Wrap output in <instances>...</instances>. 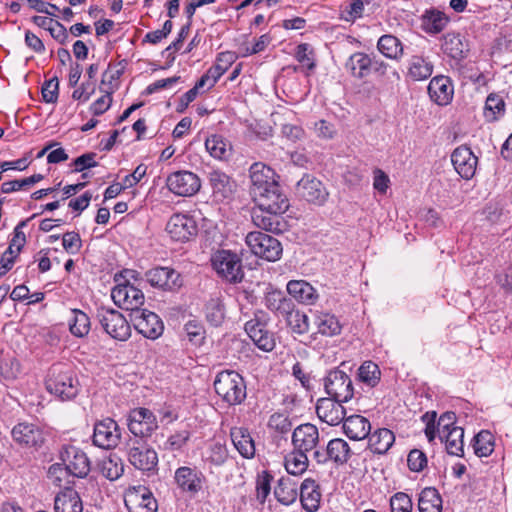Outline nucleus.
<instances>
[{"instance_id":"obj_42","label":"nucleus","mask_w":512,"mask_h":512,"mask_svg":"<svg viewBox=\"0 0 512 512\" xmlns=\"http://www.w3.org/2000/svg\"><path fill=\"white\" fill-rule=\"evenodd\" d=\"M378 51L386 58L398 60L403 55V45L394 35H382L377 42Z\"/></svg>"},{"instance_id":"obj_44","label":"nucleus","mask_w":512,"mask_h":512,"mask_svg":"<svg viewBox=\"0 0 512 512\" xmlns=\"http://www.w3.org/2000/svg\"><path fill=\"white\" fill-rule=\"evenodd\" d=\"M285 317L286 323L291 329L292 333L295 334H305L309 330V318L308 316L299 310L288 308V310L283 315Z\"/></svg>"},{"instance_id":"obj_64","label":"nucleus","mask_w":512,"mask_h":512,"mask_svg":"<svg viewBox=\"0 0 512 512\" xmlns=\"http://www.w3.org/2000/svg\"><path fill=\"white\" fill-rule=\"evenodd\" d=\"M185 332L189 338V340L195 344H198L202 341L204 338V329L201 324H199L197 321H188L185 324Z\"/></svg>"},{"instance_id":"obj_33","label":"nucleus","mask_w":512,"mask_h":512,"mask_svg":"<svg viewBox=\"0 0 512 512\" xmlns=\"http://www.w3.org/2000/svg\"><path fill=\"white\" fill-rule=\"evenodd\" d=\"M288 293L298 302L312 305L318 299L315 288L304 280H291L287 284Z\"/></svg>"},{"instance_id":"obj_24","label":"nucleus","mask_w":512,"mask_h":512,"mask_svg":"<svg viewBox=\"0 0 512 512\" xmlns=\"http://www.w3.org/2000/svg\"><path fill=\"white\" fill-rule=\"evenodd\" d=\"M344 401L334 398H321L316 405V413L322 422L336 426L345 418L346 411L341 405Z\"/></svg>"},{"instance_id":"obj_29","label":"nucleus","mask_w":512,"mask_h":512,"mask_svg":"<svg viewBox=\"0 0 512 512\" xmlns=\"http://www.w3.org/2000/svg\"><path fill=\"white\" fill-rule=\"evenodd\" d=\"M299 495L303 509L308 512H315L319 509L322 494L314 479L306 478L301 483Z\"/></svg>"},{"instance_id":"obj_30","label":"nucleus","mask_w":512,"mask_h":512,"mask_svg":"<svg viewBox=\"0 0 512 512\" xmlns=\"http://www.w3.org/2000/svg\"><path fill=\"white\" fill-rule=\"evenodd\" d=\"M54 512H83L78 492L70 487L60 491L54 499Z\"/></svg>"},{"instance_id":"obj_56","label":"nucleus","mask_w":512,"mask_h":512,"mask_svg":"<svg viewBox=\"0 0 512 512\" xmlns=\"http://www.w3.org/2000/svg\"><path fill=\"white\" fill-rule=\"evenodd\" d=\"M292 302L281 296L280 293H272L266 298V305L269 309L277 311L282 316L291 308Z\"/></svg>"},{"instance_id":"obj_61","label":"nucleus","mask_w":512,"mask_h":512,"mask_svg":"<svg viewBox=\"0 0 512 512\" xmlns=\"http://www.w3.org/2000/svg\"><path fill=\"white\" fill-rule=\"evenodd\" d=\"M59 81L54 77L46 81L42 87V97L46 103H55L58 99Z\"/></svg>"},{"instance_id":"obj_8","label":"nucleus","mask_w":512,"mask_h":512,"mask_svg":"<svg viewBox=\"0 0 512 512\" xmlns=\"http://www.w3.org/2000/svg\"><path fill=\"white\" fill-rule=\"evenodd\" d=\"M267 322V314L259 311L253 319L246 322L245 331L259 349L270 352L275 347V338L268 330Z\"/></svg>"},{"instance_id":"obj_41","label":"nucleus","mask_w":512,"mask_h":512,"mask_svg":"<svg viewBox=\"0 0 512 512\" xmlns=\"http://www.w3.org/2000/svg\"><path fill=\"white\" fill-rule=\"evenodd\" d=\"M274 495L283 505H291L298 497L297 484L288 477H282L274 489Z\"/></svg>"},{"instance_id":"obj_62","label":"nucleus","mask_w":512,"mask_h":512,"mask_svg":"<svg viewBox=\"0 0 512 512\" xmlns=\"http://www.w3.org/2000/svg\"><path fill=\"white\" fill-rule=\"evenodd\" d=\"M189 438L190 432L188 430L175 432L167 439L165 447L169 450H180L186 445Z\"/></svg>"},{"instance_id":"obj_21","label":"nucleus","mask_w":512,"mask_h":512,"mask_svg":"<svg viewBox=\"0 0 512 512\" xmlns=\"http://www.w3.org/2000/svg\"><path fill=\"white\" fill-rule=\"evenodd\" d=\"M166 231L175 241L184 242L197 234V225L188 215L174 214L166 225Z\"/></svg>"},{"instance_id":"obj_37","label":"nucleus","mask_w":512,"mask_h":512,"mask_svg":"<svg viewBox=\"0 0 512 512\" xmlns=\"http://www.w3.org/2000/svg\"><path fill=\"white\" fill-rule=\"evenodd\" d=\"M230 435L235 448L243 457L251 458L254 456V441L246 428L234 427L231 429Z\"/></svg>"},{"instance_id":"obj_13","label":"nucleus","mask_w":512,"mask_h":512,"mask_svg":"<svg viewBox=\"0 0 512 512\" xmlns=\"http://www.w3.org/2000/svg\"><path fill=\"white\" fill-rule=\"evenodd\" d=\"M296 194L309 203L321 206L329 196L323 183L311 175H304L296 185Z\"/></svg>"},{"instance_id":"obj_40","label":"nucleus","mask_w":512,"mask_h":512,"mask_svg":"<svg viewBox=\"0 0 512 512\" xmlns=\"http://www.w3.org/2000/svg\"><path fill=\"white\" fill-rule=\"evenodd\" d=\"M420 512H442V498L434 487L424 488L418 499Z\"/></svg>"},{"instance_id":"obj_45","label":"nucleus","mask_w":512,"mask_h":512,"mask_svg":"<svg viewBox=\"0 0 512 512\" xmlns=\"http://www.w3.org/2000/svg\"><path fill=\"white\" fill-rule=\"evenodd\" d=\"M206 150L216 159H226L230 155L231 145L221 135H211L205 141Z\"/></svg>"},{"instance_id":"obj_54","label":"nucleus","mask_w":512,"mask_h":512,"mask_svg":"<svg viewBox=\"0 0 512 512\" xmlns=\"http://www.w3.org/2000/svg\"><path fill=\"white\" fill-rule=\"evenodd\" d=\"M391 512H412L413 502L410 496L404 492H397L390 498Z\"/></svg>"},{"instance_id":"obj_25","label":"nucleus","mask_w":512,"mask_h":512,"mask_svg":"<svg viewBox=\"0 0 512 512\" xmlns=\"http://www.w3.org/2000/svg\"><path fill=\"white\" fill-rule=\"evenodd\" d=\"M318 441V429L311 423L299 425L293 431L292 444L296 451L307 453L316 447Z\"/></svg>"},{"instance_id":"obj_2","label":"nucleus","mask_w":512,"mask_h":512,"mask_svg":"<svg viewBox=\"0 0 512 512\" xmlns=\"http://www.w3.org/2000/svg\"><path fill=\"white\" fill-rule=\"evenodd\" d=\"M46 388L62 400H70L79 392V381L70 366L59 363L50 368Z\"/></svg>"},{"instance_id":"obj_10","label":"nucleus","mask_w":512,"mask_h":512,"mask_svg":"<svg viewBox=\"0 0 512 512\" xmlns=\"http://www.w3.org/2000/svg\"><path fill=\"white\" fill-rule=\"evenodd\" d=\"M324 387L330 398L348 402L353 397V385L349 376L339 369L331 370L324 379Z\"/></svg>"},{"instance_id":"obj_36","label":"nucleus","mask_w":512,"mask_h":512,"mask_svg":"<svg viewBox=\"0 0 512 512\" xmlns=\"http://www.w3.org/2000/svg\"><path fill=\"white\" fill-rule=\"evenodd\" d=\"M314 325L318 333L327 337L336 336L342 330L338 318L331 313L323 311H316L314 313Z\"/></svg>"},{"instance_id":"obj_6","label":"nucleus","mask_w":512,"mask_h":512,"mask_svg":"<svg viewBox=\"0 0 512 512\" xmlns=\"http://www.w3.org/2000/svg\"><path fill=\"white\" fill-rule=\"evenodd\" d=\"M245 242L254 255L270 262L279 260L283 252L278 239L260 231L248 233Z\"/></svg>"},{"instance_id":"obj_39","label":"nucleus","mask_w":512,"mask_h":512,"mask_svg":"<svg viewBox=\"0 0 512 512\" xmlns=\"http://www.w3.org/2000/svg\"><path fill=\"white\" fill-rule=\"evenodd\" d=\"M284 212H272L258 206L252 213V220L255 226L266 231L279 230V215Z\"/></svg>"},{"instance_id":"obj_55","label":"nucleus","mask_w":512,"mask_h":512,"mask_svg":"<svg viewBox=\"0 0 512 512\" xmlns=\"http://www.w3.org/2000/svg\"><path fill=\"white\" fill-rule=\"evenodd\" d=\"M268 426L270 429L280 434H287L292 428V423L288 416L281 413H274L269 418Z\"/></svg>"},{"instance_id":"obj_60","label":"nucleus","mask_w":512,"mask_h":512,"mask_svg":"<svg viewBox=\"0 0 512 512\" xmlns=\"http://www.w3.org/2000/svg\"><path fill=\"white\" fill-rule=\"evenodd\" d=\"M123 472L124 466L122 463L114 461L113 459H108L103 462L102 473L107 479L111 481L117 480Z\"/></svg>"},{"instance_id":"obj_18","label":"nucleus","mask_w":512,"mask_h":512,"mask_svg":"<svg viewBox=\"0 0 512 512\" xmlns=\"http://www.w3.org/2000/svg\"><path fill=\"white\" fill-rule=\"evenodd\" d=\"M15 443L22 447L39 448L45 441L42 429L33 423L21 422L11 431Z\"/></svg>"},{"instance_id":"obj_12","label":"nucleus","mask_w":512,"mask_h":512,"mask_svg":"<svg viewBox=\"0 0 512 512\" xmlns=\"http://www.w3.org/2000/svg\"><path fill=\"white\" fill-rule=\"evenodd\" d=\"M129 431L135 436L141 438L150 436L158 428L155 415L147 408H136L128 416Z\"/></svg>"},{"instance_id":"obj_46","label":"nucleus","mask_w":512,"mask_h":512,"mask_svg":"<svg viewBox=\"0 0 512 512\" xmlns=\"http://www.w3.org/2000/svg\"><path fill=\"white\" fill-rule=\"evenodd\" d=\"M474 453L478 457H487L492 454L495 447V438L488 430H481L473 439Z\"/></svg>"},{"instance_id":"obj_49","label":"nucleus","mask_w":512,"mask_h":512,"mask_svg":"<svg viewBox=\"0 0 512 512\" xmlns=\"http://www.w3.org/2000/svg\"><path fill=\"white\" fill-rule=\"evenodd\" d=\"M308 458L306 453L294 450L285 458L286 471L291 475H300L307 470Z\"/></svg>"},{"instance_id":"obj_20","label":"nucleus","mask_w":512,"mask_h":512,"mask_svg":"<svg viewBox=\"0 0 512 512\" xmlns=\"http://www.w3.org/2000/svg\"><path fill=\"white\" fill-rule=\"evenodd\" d=\"M151 286L165 291H175L182 286L181 275L169 267H156L146 272Z\"/></svg>"},{"instance_id":"obj_48","label":"nucleus","mask_w":512,"mask_h":512,"mask_svg":"<svg viewBox=\"0 0 512 512\" xmlns=\"http://www.w3.org/2000/svg\"><path fill=\"white\" fill-rule=\"evenodd\" d=\"M69 328L73 335L83 337L90 331V319L86 313L81 310L74 309L71 311L69 318Z\"/></svg>"},{"instance_id":"obj_16","label":"nucleus","mask_w":512,"mask_h":512,"mask_svg":"<svg viewBox=\"0 0 512 512\" xmlns=\"http://www.w3.org/2000/svg\"><path fill=\"white\" fill-rule=\"evenodd\" d=\"M111 297L114 303L125 310L134 313L136 310H141L144 304L143 292L130 284H122L114 287L111 292Z\"/></svg>"},{"instance_id":"obj_50","label":"nucleus","mask_w":512,"mask_h":512,"mask_svg":"<svg viewBox=\"0 0 512 512\" xmlns=\"http://www.w3.org/2000/svg\"><path fill=\"white\" fill-rule=\"evenodd\" d=\"M381 372L377 364L365 361L358 369L359 380L370 387H375L380 380Z\"/></svg>"},{"instance_id":"obj_53","label":"nucleus","mask_w":512,"mask_h":512,"mask_svg":"<svg viewBox=\"0 0 512 512\" xmlns=\"http://www.w3.org/2000/svg\"><path fill=\"white\" fill-rule=\"evenodd\" d=\"M28 221L29 219L23 220L14 228L13 237L7 249L9 254H19L22 247L25 245L26 236L22 229L27 226Z\"/></svg>"},{"instance_id":"obj_59","label":"nucleus","mask_w":512,"mask_h":512,"mask_svg":"<svg viewBox=\"0 0 512 512\" xmlns=\"http://www.w3.org/2000/svg\"><path fill=\"white\" fill-rule=\"evenodd\" d=\"M272 479H273V477L266 471H263L261 474L258 475L256 491H257V498L262 503L266 500L267 496L270 493Z\"/></svg>"},{"instance_id":"obj_23","label":"nucleus","mask_w":512,"mask_h":512,"mask_svg":"<svg viewBox=\"0 0 512 512\" xmlns=\"http://www.w3.org/2000/svg\"><path fill=\"white\" fill-rule=\"evenodd\" d=\"M351 457L349 444L341 438H335L328 442L326 452L314 451V458L318 463H325L328 460L336 464H345Z\"/></svg>"},{"instance_id":"obj_57","label":"nucleus","mask_w":512,"mask_h":512,"mask_svg":"<svg viewBox=\"0 0 512 512\" xmlns=\"http://www.w3.org/2000/svg\"><path fill=\"white\" fill-rule=\"evenodd\" d=\"M105 95L98 98L91 104L90 110L94 115H101L109 109L112 103L111 94L114 92V87L103 88Z\"/></svg>"},{"instance_id":"obj_58","label":"nucleus","mask_w":512,"mask_h":512,"mask_svg":"<svg viewBox=\"0 0 512 512\" xmlns=\"http://www.w3.org/2000/svg\"><path fill=\"white\" fill-rule=\"evenodd\" d=\"M407 465L413 472L422 471L427 465L425 453L418 449L411 450L407 457Z\"/></svg>"},{"instance_id":"obj_17","label":"nucleus","mask_w":512,"mask_h":512,"mask_svg":"<svg viewBox=\"0 0 512 512\" xmlns=\"http://www.w3.org/2000/svg\"><path fill=\"white\" fill-rule=\"evenodd\" d=\"M124 502L129 512H155L157 510L155 498L144 486L128 489L124 495Z\"/></svg>"},{"instance_id":"obj_11","label":"nucleus","mask_w":512,"mask_h":512,"mask_svg":"<svg viewBox=\"0 0 512 512\" xmlns=\"http://www.w3.org/2000/svg\"><path fill=\"white\" fill-rule=\"evenodd\" d=\"M345 69L354 78L363 79L370 74L372 69L384 73L387 69V64L383 61L374 60L364 52H355L346 61Z\"/></svg>"},{"instance_id":"obj_28","label":"nucleus","mask_w":512,"mask_h":512,"mask_svg":"<svg viewBox=\"0 0 512 512\" xmlns=\"http://www.w3.org/2000/svg\"><path fill=\"white\" fill-rule=\"evenodd\" d=\"M342 423L343 432L351 440H363L368 437L371 432L370 421L361 415H351L349 417H345Z\"/></svg>"},{"instance_id":"obj_22","label":"nucleus","mask_w":512,"mask_h":512,"mask_svg":"<svg viewBox=\"0 0 512 512\" xmlns=\"http://www.w3.org/2000/svg\"><path fill=\"white\" fill-rule=\"evenodd\" d=\"M451 162L462 178L469 180L475 175L478 159L469 147L462 145L455 148L451 154Z\"/></svg>"},{"instance_id":"obj_32","label":"nucleus","mask_w":512,"mask_h":512,"mask_svg":"<svg viewBox=\"0 0 512 512\" xmlns=\"http://www.w3.org/2000/svg\"><path fill=\"white\" fill-rule=\"evenodd\" d=\"M433 68L429 57L413 55L408 60L407 77L413 81H424L432 75Z\"/></svg>"},{"instance_id":"obj_26","label":"nucleus","mask_w":512,"mask_h":512,"mask_svg":"<svg viewBox=\"0 0 512 512\" xmlns=\"http://www.w3.org/2000/svg\"><path fill=\"white\" fill-rule=\"evenodd\" d=\"M430 99L440 106L448 105L454 95V87L449 77L438 75L431 79L428 85Z\"/></svg>"},{"instance_id":"obj_7","label":"nucleus","mask_w":512,"mask_h":512,"mask_svg":"<svg viewBox=\"0 0 512 512\" xmlns=\"http://www.w3.org/2000/svg\"><path fill=\"white\" fill-rule=\"evenodd\" d=\"M211 264L217 274L229 283H239L244 277L241 259L229 250H218L213 253Z\"/></svg>"},{"instance_id":"obj_63","label":"nucleus","mask_w":512,"mask_h":512,"mask_svg":"<svg viewBox=\"0 0 512 512\" xmlns=\"http://www.w3.org/2000/svg\"><path fill=\"white\" fill-rule=\"evenodd\" d=\"M62 245L66 252L76 254L81 248V238L76 232H67L63 235Z\"/></svg>"},{"instance_id":"obj_15","label":"nucleus","mask_w":512,"mask_h":512,"mask_svg":"<svg viewBox=\"0 0 512 512\" xmlns=\"http://www.w3.org/2000/svg\"><path fill=\"white\" fill-rule=\"evenodd\" d=\"M61 460L72 476L84 478L90 471V461L87 455L76 446H65L61 452Z\"/></svg>"},{"instance_id":"obj_27","label":"nucleus","mask_w":512,"mask_h":512,"mask_svg":"<svg viewBox=\"0 0 512 512\" xmlns=\"http://www.w3.org/2000/svg\"><path fill=\"white\" fill-rule=\"evenodd\" d=\"M175 481L183 491L197 493L202 489L203 475L195 468L182 466L175 471Z\"/></svg>"},{"instance_id":"obj_34","label":"nucleus","mask_w":512,"mask_h":512,"mask_svg":"<svg viewBox=\"0 0 512 512\" xmlns=\"http://www.w3.org/2000/svg\"><path fill=\"white\" fill-rule=\"evenodd\" d=\"M441 49L444 54L455 60L465 58L469 50L468 44L463 41L461 35L454 32H449L444 35Z\"/></svg>"},{"instance_id":"obj_38","label":"nucleus","mask_w":512,"mask_h":512,"mask_svg":"<svg viewBox=\"0 0 512 512\" xmlns=\"http://www.w3.org/2000/svg\"><path fill=\"white\" fill-rule=\"evenodd\" d=\"M442 442L450 455L463 456L464 454V430L459 426H453L444 434H439Z\"/></svg>"},{"instance_id":"obj_9","label":"nucleus","mask_w":512,"mask_h":512,"mask_svg":"<svg viewBox=\"0 0 512 512\" xmlns=\"http://www.w3.org/2000/svg\"><path fill=\"white\" fill-rule=\"evenodd\" d=\"M130 321L136 331L148 339H157L164 330L160 317L147 309L136 310L130 313Z\"/></svg>"},{"instance_id":"obj_3","label":"nucleus","mask_w":512,"mask_h":512,"mask_svg":"<svg viewBox=\"0 0 512 512\" xmlns=\"http://www.w3.org/2000/svg\"><path fill=\"white\" fill-rule=\"evenodd\" d=\"M214 389L219 397L229 405L241 404L246 398V383L236 371L225 370L218 373Z\"/></svg>"},{"instance_id":"obj_47","label":"nucleus","mask_w":512,"mask_h":512,"mask_svg":"<svg viewBox=\"0 0 512 512\" xmlns=\"http://www.w3.org/2000/svg\"><path fill=\"white\" fill-rule=\"evenodd\" d=\"M448 22V17L439 10H428L423 15V25L428 33H440Z\"/></svg>"},{"instance_id":"obj_14","label":"nucleus","mask_w":512,"mask_h":512,"mask_svg":"<svg viewBox=\"0 0 512 512\" xmlns=\"http://www.w3.org/2000/svg\"><path fill=\"white\" fill-rule=\"evenodd\" d=\"M121 438L118 424L111 418L98 421L94 425L93 444L102 449L115 448Z\"/></svg>"},{"instance_id":"obj_52","label":"nucleus","mask_w":512,"mask_h":512,"mask_svg":"<svg viewBox=\"0 0 512 512\" xmlns=\"http://www.w3.org/2000/svg\"><path fill=\"white\" fill-rule=\"evenodd\" d=\"M235 61V54L226 51L218 54L215 64L208 70L214 79H218L229 69Z\"/></svg>"},{"instance_id":"obj_1","label":"nucleus","mask_w":512,"mask_h":512,"mask_svg":"<svg viewBox=\"0 0 512 512\" xmlns=\"http://www.w3.org/2000/svg\"><path fill=\"white\" fill-rule=\"evenodd\" d=\"M250 192L257 206L272 212H285L288 199L282 193L273 169L263 163H254L250 167Z\"/></svg>"},{"instance_id":"obj_35","label":"nucleus","mask_w":512,"mask_h":512,"mask_svg":"<svg viewBox=\"0 0 512 512\" xmlns=\"http://www.w3.org/2000/svg\"><path fill=\"white\" fill-rule=\"evenodd\" d=\"M368 436V448L374 454H385L395 442L394 433L387 428H379Z\"/></svg>"},{"instance_id":"obj_19","label":"nucleus","mask_w":512,"mask_h":512,"mask_svg":"<svg viewBox=\"0 0 512 512\" xmlns=\"http://www.w3.org/2000/svg\"><path fill=\"white\" fill-rule=\"evenodd\" d=\"M169 190L179 196H192L200 189V179L190 171H178L167 178Z\"/></svg>"},{"instance_id":"obj_31","label":"nucleus","mask_w":512,"mask_h":512,"mask_svg":"<svg viewBox=\"0 0 512 512\" xmlns=\"http://www.w3.org/2000/svg\"><path fill=\"white\" fill-rule=\"evenodd\" d=\"M209 182L212 188V195L217 201L229 198L235 188V183L228 175L221 171H212L209 174Z\"/></svg>"},{"instance_id":"obj_5","label":"nucleus","mask_w":512,"mask_h":512,"mask_svg":"<svg viewBox=\"0 0 512 512\" xmlns=\"http://www.w3.org/2000/svg\"><path fill=\"white\" fill-rule=\"evenodd\" d=\"M96 318L104 331L113 339L126 341L131 336V327L127 319L118 310L100 306Z\"/></svg>"},{"instance_id":"obj_4","label":"nucleus","mask_w":512,"mask_h":512,"mask_svg":"<svg viewBox=\"0 0 512 512\" xmlns=\"http://www.w3.org/2000/svg\"><path fill=\"white\" fill-rule=\"evenodd\" d=\"M129 463L144 472L155 471L158 465L157 452L141 438H130L126 443Z\"/></svg>"},{"instance_id":"obj_51","label":"nucleus","mask_w":512,"mask_h":512,"mask_svg":"<svg viewBox=\"0 0 512 512\" xmlns=\"http://www.w3.org/2000/svg\"><path fill=\"white\" fill-rule=\"evenodd\" d=\"M206 318L213 326H219L225 317V308L219 298H211L206 304Z\"/></svg>"},{"instance_id":"obj_43","label":"nucleus","mask_w":512,"mask_h":512,"mask_svg":"<svg viewBox=\"0 0 512 512\" xmlns=\"http://www.w3.org/2000/svg\"><path fill=\"white\" fill-rule=\"evenodd\" d=\"M506 104L502 95L490 93L485 101L484 117L488 122H494L502 118L505 114Z\"/></svg>"}]
</instances>
